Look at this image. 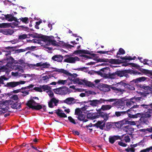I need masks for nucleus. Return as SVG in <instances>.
<instances>
[{"mask_svg":"<svg viewBox=\"0 0 152 152\" xmlns=\"http://www.w3.org/2000/svg\"><path fill=\"white\" fill-rule=\"evenodd\" d=\"M58 72L63 73L67 76H68V81H70L71 82V83H72V82L75 84H77L79 85H86L88 87L94 88L96 87L95 85L91 83V82L85 80H82L79 79L77 77L78 75L76 73L72 74L69 73L68 71L64 69H60L58 71Z\"/></svg>","mask_w":152,"mask_h":152,"instance_id":"1","label":"nucleus"},{"mask_svg":"<svg viewBox=\"0 0 152 152\" xmlns=\"http://www.w3.org/2000/svg\"><path fill=\"white\" fill-rule=\"evenodd\" d=\"M7 53L5 54V56H8L9 58H7L6 60H10L11 61L8 62L6 66H3L0 68V72H5L6 73L10 72L12 69H15V70H18L19 72H23V70L21 69L20 67H18L17 66H15V67L13 66V61L14 59L13 58L11 57H10L9 56L10 55L11 51H7L6 52Z\"/></svg>","mask_w":152,"mask_h":152,"instance_id":"2","label":"nucleus"},{"mask_svg":"<svg viewBox=\"0 0 152 152\" xmlns=\"http://www.w3.org/2000/svg\"><path fill=\"white\" fill-rule=\"evenodd\" d=\"M138 106L137 105H134L130 109L128 110L126 112L128 114V117L131 118H137L138 117H141L142 116L141 113H137L136 114L133 115L132 112L134 111L133 108H137Z\"/></svg>","mask_w":152,"mask_h":152,"instance_id":"3","label":"nucleus"},{"mask_svg":"<svg viewBox=\"0 0 152 152\" xmlns=\"http://www.w3.org/2000/svg\"><path fill=\"white\" fill-rule=\"evenodd\" d=\"M26 104L29 107L33 109L39 110L42 108V106L38 104L33 99H31L28 101Z\"/></svg>","mask_w":152,"mask_h":152,"instance_id":"4","label":"nucleus"},{"mask_svg":"<svg viewBox=\"0 0 152 152\" xmlns=\"http://www.w3.org/2000/svg\"><path fill=\"white\" fill-rule=\"evenodd\" d=\"M64 62L70 63H75L79 61L80 59L77 57H72L71 56L66 55L65 56Z\"/></svg>","mask_w":152,"mask_h":152,"instance_id":"5","label":"nucleus"},{"mask_svg":"<svg viewBox=\"0 0 152 152\" xmlns=\"http://www.w3.org/2000/svg\"><path fill=\"white\" fill-rule=\"evenodd\" d=\"M83 103H89V104L93 107H96L98 105L102 103H104V99H101L99 100L94 99L93 100H90L88 102L84 101Z\"/></svg>","mask_w":152,"mask_h":152,"instance_id":"6","label":"nucleus"},{"mask_svg":"<svg viewBox=\"0 0 152 152\" xmlns=\"http://www.w3.org/2000/svg\"><path fill=\"white\" fill-rule=\"evenodd\" d=\"M100 91L104 92H107L110 90L111 86L107 84L100 83L97 87Z\"/></svg>","mask_w":152,"mask_h":152,"instance_id":"7","label":"nucleus"},{"mask_svg":"<svg viewBox=\"0 0 152 152\" xmlns=\"http://www.w3.org/2000/svg\"><path fill=\"white\" fill-rule=\"evenodd\" d=\"M104 69H101V71H102L103 72H100V75L103 77H105L107 78H110L111 79H115L117 77L116 72L113 73H109L108 74H106L104 72Z\"/></svg>","mask_w":152,"mask_h":152,"instance_id":"8","label":"nucleus"},{"mask_svg":"<svg viewBox=\"0 0 152 152\" xmlns=\"http://www.w3.org/2000/svg\"><path fill=\"white\" fill-rule=\"evenodd\" d=\"M58 102L59 100L58 99H56L53 97L48 102V106L50 107L53 108L54 106H57Z\"/></svg>","mask_w":152,"mask_h":152,"instance_id":"9","label":"nucleus"},{"mask_svg":"<svg viewBox=\"0 0 152 152\" xmlns=\"http://www.w3.org/2000/svg\"><path fill=\"white\" fill-rule=\"evenodd\" d=\"M99 117L102 118L103 119L104 121H106L108 118L109 116L107 114L103 112H100L98 113V115L96 114V116L95 118H97Z\"/></svg>","mask_w":152,"mask_h":152,"instance_id":"10","label":"nucleus"},{"mask_svg":"<svg viewBox=\"0 0 152 152\" xmlns=\"http://www.w3.org/2000/svg\"><path fill=\"white\" fill-rule=\"evenodd\" d=\"M77 101L78 100L75 99L73 97H69L64 100V102L67 104L71 105L75 104Z\"/></svg>","mask_w":152,"mask_h":152,"instance_id":"11","label":"nucleus"},{"mask_svg":"<svg viewBox=\"0 0 152 152\" xmlns=\"http://www.w3.org/2000/svg\"><path fill=\"white\" fill-rule=\"evenodd\" d=\"M0 32L4 35H11L13 33L14 31L12 29H7L1 30L0 31Z\"/></svg>","mask_w":152,"mask_h":152,"instance_id":"12","label":"nucleus"},{"mask_svg":"<svg viewBox=\"0 0 152 152\" xmlns=\"http://www.w3.org/2000/svg\"><path fill=\"white\" fill-rule=\"evenodd\" d=\"M117 86L121 88L124 89L128 87V85L125 82V81L123 80L116 83Z\"/></svg>","mask_w":152,"mask_h":152,"instance_id":"13","label":"nucleus"},{"mask_svg":"<svg viewBox=\"0 0 152 152\" xmlns=\"http://www.w3.org/2000/svg\"><path fill=\"white\" fill-rule=\"evenodd\" d=\"M63 59V56L61 55H55L52 58V59L53 61L58 62H61Z\"/></svg>","mask_w":152,"mask_h":152,"instance_id":"14","label":"nucleus"},{"mask_svg":"<svg viewBox=\"0 0 152 152\" xmlns=\"http://www.w3.org/2000/svg\"><path fill=\"white\" fill-rule=\"evenodd\" d=\"M5 17L7 20L9 21H12L14 20L16 22H18L17 19L14 17L12 15L10 14H7L5 15Z\"/></svg>","mask_w":152,"mask_h":152,"instance_id":"15","label":"nucleus"},{"mask_svg":"<svg viewBox=\"0 0 152 152\" xmlns=\"http://www.w3.org/2000/svg\"><path fill=\"white\" fill-rule=\"evenodd\" d=\"M51 77L50 75L41 76L40 80L41 82L45 83H47L49 80V79Z\"/></svg>","mask_w":152,"mask_h":152,"instance_id":"16","label":"nucleus"},{"mask_svg":"<svg viewBox=\"0 0 152 152\" xmlns=\"http://www.w3.org/2000/svg\"><path fill=\"white\" fill-rule=\"evenodd\" d=\"M57 84L59 85H64L65 84L67 85H70L72 83H69L68 79L66 80H58L57 82Z\"/></svg>","mask_w":152,"mask_h":152,"instance_id":"17","label":"nucleus"},{"mask_svg":"<svg viewBox=\"0 0 152 152\" xmlns=\"http://www.w3.org/2000/svg\"><path fill=\"white\" fill-rule=\"evenodd\" d=\"M57 115L61 117H66L67 115L60 110L58 109L56 112Z\"/></svg>","mask_w":152,"mask_h":152,"instance_id":"18","label":"nucleus"},{"mask_svg":"<svg viewBox=\"0 0 152 152\" xmlns=\"http://www.w3.org/2000/svg\"><path fill=\"white\" fill-rule=\"evenodd\" d=\"M112 107V106L109 104L103 105L101 108V110L103 111L108 110H110Z\"/></svg>","mask_w":152,"mask_h":152,"instance_id":"19","label":"nucleus"},{"mask_svg":"<svg viewBox=\"0 0 152 152\" xmlns=\"http://www.w3.org/2000/svg\"><path fill=\"white\" fill-rule=\"evenodd\" d=\"M11 107L13 109H19L21 107V104L18 102L13 103L11 104Z\"/></svg>","mask_w":152,"mask_h":152,"instance_id":"20","label":"nucleus"},{"mask_svg":"<svg viewBox=\"0 0 152 152\" xmlns=\"http://www.w3.org/2000/svg\"><path fill=\"white\" fill-rule=\"evenodd\" d=\"M134 99L133 98H132L126 102V105L128 107H130L134 105V103L135 102V101H134Z\"/></svg>","mask_w":152,"mask_h":152,"instance_id":"21","label":"nucleus"},{"mask_svg":"<svg viewBox=\"0 0 152 152\" xmlns=\"http://www.w3.org/2000/svg\"><path fill=\"white\" fill-rule=\"evenodd\" d=\"M54 37H51L49 39V41L50 43L54 46H57L58 45V43L54 39Z\"/></svg>","mask_w":152,"mask_h":152,"instance_id":"22","label":"nucleus"},{"mask_svg":"<svg viewBox=\"0 0 152 152\" xmlns=\"http://www.w3.org/2000/svg\"><path fill=\"white\" fill-rule=\"evenodd\" d=\"M7 86L8 87L14 88L17 86V82H11L7 83Z\"/></svg>","mask_w":152,"mask_h":152,"instance_id":"23","label":"nucleus"},{"mask_svg":"<svg viewBox=\"0 0 152 152\" xmlns=\"http://www.w3.org/2000/svg\"><path fill=\"white\" fill-rule=\"evenodd\" d=\"M12 27L10 23H2L0 24V28H7Z\"/></svg>","mask_w":152,"mask_h":152,"instance_id":"24","label":"nucleus"},{"mask_svg":"<svg viewBox=\"0 0 152 152\" xmlns=\"http://www.w3.org/2000/svg\"><path fill=\"white\" fill-rule=\"evenodd\" d=\"M118 137L117 136L110 137L109 138V142L112 144H113L115 140L118 139Z\"/></svg>","mask_w":152,"mask_h":152,"instance_id":"25","label":"nucleus"},{"mask_svg":"<svg viewBox=\"0 0 152 152\" xmlns=\"http://www.w3.org/2000/svg\"><path fill=\"white\" fill-rule=\"evenodd\" d=\"M42 62L37 63L36 64H30L29 65V67L30 68L35 69V66L39 67L42 66Z\"/></svg>","mask_w":152,"mask_h":152,"instance_id":"26","label":"nucleus"},{"mask_svg":"<svg viewBox=\"0 0 152 152\" xmlns=\"http://www.w3.org/2000/svg\"><path fill=\"white\" fill-rule=\"evenodd\" d=\"M117 76H118L120 77H122L125 76V72L124 71H119L115 72Z\"/></svg>","mask_w":152,"mask_h":152,"instance_id":"27","label":"nucleus"},{"mask_svg":"<svg viewBox=\"0 0 152 152\" xmlns=\"http://www.w3.org/2000/svg\"><path fill=\"white\" fill-rule=\"evenodd\" d=\"M150 106L151 109H149L148 111L150 114L147 113L145 115V116L148 118L150 117L152 115V103L150 104Z\"/></svg>","mask_w":152,"mask_h":152,"instance_id":"28","label":"nucleus"},{"mask_svg":"<svg viewBox=\"0 0 152 152\" xmlns=\"http://www.w3.org/2000/svg\"><path fill=\"white\" fill-rule=\"evenodd\" d=\"M111 88L117 92H119L121 94H123V92L125 91L124 89L121 88H116L113 87H112Z\"/></svg>","mask_w":152,"mask_h":152,"instance_id":"29","label":"nucleus"},{"mask_svg":"<svg viewBox=\"0 0 152 152\" xmlns=\"http://www.w3.org/2000/svg\"><path fill=\"white\" fill-rule=\"evenodd\" d=\"M125 127L126 129H124V131L126 132V133L128 132L129 131L132 132L134 131V129L133 128L129 127L128 126H126Z\"/></svg>","mask_w":152,"mask_h":152,"instance_id":"30","label":"nucleus"},{"mask_svg":"<svg viewBox=\"0 0 152 152\" xmlns=\"http://www.w3.org/2000/svg\"><path fill=\"white\" fill-rule=\"evenodd\" d=\"M96 116V115L95 114H91V113H88L87 115V117L88 118H91V119L96 118H95Z\"/></svg>","mask_w":152,"mask_h":152,"instance_id":"31","label":"nucleus"},{"mask_svg":"<svg viewBox=\"0 0 152 152\" xmlns=\"http://www.w3.org/2000/svg\"><path fill=\"white\" fill-rule=\"evenodd\" d=\"M104 102L105 101H108L110 102H114V103H113V104H117V103L118 102V99H111L108 100L104 99Z\"/></svg>","mask_w":152,"mask_h":152,"instance_id":"32","label":"nucleus"},{"mask_svg":"<svg viewBox=\"0 0 152 152\" xmlns=\"http://www.w3.org/2000/svg\"><path fill=\"white\" fill-rule=\"evenodd\" d=\"M27 89L26 88H22L20 90V92H21L22 93L24 94V96H26L29 94V93L28 91H26L25 89Z\"/></svg>","mask_w":152,"mask_h":152,"instance_id":"33","label":"nucleus"},{"mask_svg":"<svg viewBox=\"0 0 152 152\" xmlns=\"http://www.w3.org/2000/svg\"><path fill=\"white\" fill-rule=\"evenodd\" d=\"M42 91H45L46 90L49 91L50 89V87L47 85H44L42 86Z\"/></svg>","mask_w":152,"mask_h":152,"instance_id":"34","label":"nucleus"},{"mask_svg":"<svg viewBox=\"0 0 152 152\" xmlns=\"http://www.w3.org/2000/svg\"><path fill=\"white\" fill-rule=\"evenodd\" d=\"M67 92L68 91L66 89L63 88H61V94H66Z\"/></svg>","mask_w":152,"mask_h":152,"instance_id":"35","label":"nucleus"},{"mask_svg":"<svg viewBox=\"0 0 152 152\" xmlns=\"http://www.w3.org/2000/svg\"><path fill=\"white\" fill-rule=\"evenodd\" d=\"M110 62L113 64H118V60L115 59H111L110 60Z\"/></svg>","mask_w":152,"mask_h":152,"instance_id":"36","label":"nucleus"},{"mask_svg":"<svg viewBox=\"0 0 152 152\" xmlns=\"http://www.w3.org/2000/svg\"><path fill=\"white\" fill-rule=\"evenodd\" d=\"M34 89L36 91L39 92H42V86H40L39 87H35L34 88Z\"/></svg>","mask_w":152,"mask_h":152,"instance_id":"37","label":"nucleus"},{"mask_svg":"<svg viewBox=\"0 0 152 152\" xmlns=\"http://www.w3.org/2000/svg\"><path fill=\"white\" fill-rule=\"evenodd\" d=\"M128 121L126 119H124L120 121V124H122L123 126L124 124H128Z\"/></svg>","mask_w":152,"mask_h":152,"instance_id":"38","label":"nucleus"},{"mask_svg":"<svg viewBox=\"0 0 152 152\" xmlns=\"http://www.w3.org/2000/svg\"><path fill=\"white\" fill-rule=\"evenodd\" d=\"M46 92L50 97L52 98H53L54 96V94L52 91L49 90V91H47Z\"/></svg>","mask_w":152,"mask_h":152,"instance_id":"39","label":"nucleus"},{"mask_svg":"<svg viewBox=\"0 0 152 152\" xmlns=\"http://www.w3.org/2000/svg\"><path fill=\"white\" fill-rule=\"evenodd\" d=\"M125 150L127 152H134L135 151V149L132 148H128L125 149Z\"/></svg>","mask_w":152,"mask_h":152,"instance_id":"40","label":"nucleus"},{"mask_svg":"<svg viewBox=\"0 0 152 152\" xmlns=\"http://www.w3.org/2000/svg\"><path fill=\"white\" fill-rule=\"evenodd\" d=\"M125 53V51L122 48H120L119 49L118 53L117 54V55H118V54H123Z\"/></svg>","mask_w":152,"mask_h":152,"instance_id":"41","label":"nucleus"},{"mask_svg":"<svg viewBox=\"0 0 152 152\" xmlns=\"http://www.w3.org/2000/svg\"><path fill=\"white\" fill-rule=\"evenodd\" d=\"M85 117V115L83 114H80L78 115V119L80 121H82L84 120Z\"/></svg>","mask_w":152,"mask_h":152,"instance_id":"42","label":"nucleus"},{"mask_svg":"<svg viewBox=\"0 0 152 152\" xmlns=\"http://www.w3.org/2000/svg\"><path fill=\"white\" fill-rule=\"evenodd\" d=\"M82 113L81 110L79 108H77L75 110V114L77 115H79Z\"/></svg>","mask_w":152,"mask_h":152,"instance_id":"43","label":"nucleus"},{"mask_svg":"<svg viewBox=\"0 0 152 152\" xmlns=\"http://www.w3.org/2000/svg\"><path fill=\"white\" fill-rule=\"evenodd\" d=\"M42 66L44 68H48L50 66V64L47 63H42Z\"/></svg>","mask_w":152,"mask_h":152,"instance_id":"44","label":"nucleus"},{"mask_svg":"<svg viewBox=\"0 0 152 152\" xmlns=\"http://www.w3.org/2000/svg\"><path fill=\"white\" fill-rule=\"evenodd\" d=\"M23 22L26 23H28V18L27 17H25L23 18H22L20 19Z\"/></svg>","mask_w":152,"mask_h":152,"instance_id":"45","label":"nucleus"},{"mask_svg":"<svg viewBox=\"0 0 152 152\" xmlns=\"http://www.w3.org/2000/svg\"><path fill=\"white\" fill-rule=\"evenodd\" d=\"M87 51L85 50H78L76 51V52L78 54H81L82 53H86Z\"/></svg>","mask_w":152,"mask_h":152,"instance_id":"46","label":"nucleus"},{"mask_svg":"<svg viewBox=\"0 0 152 152\" xmlns=\"http://www.w3.org/2000/svg\"><path fill=\"white\" fill-rule=\"evenodd\" d=\"M11 98L15 100H18L19 98L18 96L17 95H12L11 96Z\"/></svg>","mask_w":152,"mask_h":152,"instance_id":"47","label":"nucleus"},{"mask_svg":"<svg viewBox=\"0 0 152 152\" xmlns=\"http://www.w3.org/2000/svg\"><path fill=\"white\" fill-rule=\"evenodd\" d=\"M61 87L56 89L55 90V92L57 94H61Z\"/></svg>","mask_w":152,"mask_h":152,"instance_id":"48","label":"nucleus"},{"mask_svg":"<svg viewBox=\"0 0 152 152\" xmlns=\"http://www.w3.org/2000/svg\"><path fill=\"white\" fill-rule=\"evenodd\" d=\"M134 99V101H135V102H139L140 101H141V99H142V98L141 97H134L133 98Z\"/></svg>","mask_w":152,"mask_h":152,"instance_id":"49","label":"nucleus"},{"mask_svg":"<svg viewBox=\"0 0 152 152\" xmlns=\"http://www.w3.org/2000/svg\"><path fill=\"white\" fill-rule=\"evenodd\" d=\"M27 37V35L25 34H23L19 36V39H23Z\"/></svg>","mask_w":152,"mask_h":152,"instance_id":"50","label":"nucleus"},{"mask_svg":"<svg viewBox=\"0 0 152 152\" xmlns=\"http://www.w3.org/2000/svg\"><path fill=\"white\" fill-rule=\"evenodd\" d=\"M11 74L12 75L14 76H18V77H20V76H22V75H20L19 74V72H12L11 73Z\"/></svg>","mask_w":152,"mask_h":152,"instance_id":"51","label":"nucleus"},{"mask_svg":"<svg viewBox=\"0 0 152 152\" xmlns=\"http://www.w3.org/2000/svg\"><path fill=\"white\" fill-rule=\"evenodd\" d=\"M124 140L126 142H129L130 141V138L128 136H126L124 138Z\"/></svg>","mask_w":152,"mask_h":152,"instance_id":"52","label":"nucleus"},{"mask_svg":"<svg viewBox=\"0 0 152 152\" xmlns=\"http://www.w3.org/2000/svg\"><path fill=\"white\" fill-rule=\"evenodd\" d=\"M68 118L69 120L70 121L74 124H76V123L75 121L72 118L71 116H69L68 117Z\"/></svg>","mask_w":152,"mask_h":152,"instance_id":"53","label":"nucleus"},{"mask_svg":"<svg viewBox=\"0 0 152 152\" xmlns=\"http://www.w3.org/2000/svg\"><path fill=\"white\" fill-rule=\"evenodd\" d=\"M121 114H123V112H116L115 113V115H114V116L119 117L121 115Z\"/></svg>","mask_w":152,"mask_h":152,"instance_id":"54","label":"nucleus"},{"mask_svg":"<svg viewBox=\"0 0 152 152\" xmlns=\"http://www.w3.org/2000/svg\"><path fill=\"white\" fill-rule=\"evenodd\" d=\"M3 104L2 103H0V112L4 113L3 111H5V109L4 108H2V106Z\"/></svg>","mask_w":152,"mask_h":152,"instance_id":"55","label":"nucleus"},{"mask_svg":"<svg viewBox=\"0 0 152 152\" xmlns=\"http://www.w3.org/2000/svg\"><path fill=\"white\" fill-rule=\"evenodd\" d=\"M137 80L139 82H141L142 81H144L145 80V77H139L137 79Z\"/></svg>","mask_w":152,"mask_h":152,"instance_id":"56","label":"nucleus"},{"mask_svg":"<svg viewBox=\"0 0 152 152\" xmlns=\"http://www.w3.org/2000/svg\"><path fill=\"white\" fill-rule=\"evenodd\" d=\"M118 144L120 146H121L123 147H126L127 146V144H125L123 142H118Z\"/></svg>","mask_w":152,"mask_h":152,"instance_id":"57","label":"nucleus"},{"mask_svg":"<svg viewBox=\"0 0 152 152\" xmlns=\"http://www.w3.org/2000/svg\"><path fill=\"white\" fill-rule=\"evenodd\" d=\"M26 83L25 81L21 80L18 82H17V86L20 84H23Z\"/></svg>","mask_w":152,"mask_h":152,"instance_id":"58","label":"nucleus"},{"mask_svg":"<svg viewBox=\"0 0 152 152\" xmlns=\"http://www.w3.org/2000/svg\"><path fill=\"white\" fill-rule=\"evenodd\" d=\"M110 52V51H99L98 52V53H102V54H109L108 53Z\"/></svg>","mask_w":152,"mask_h":152,"instance_id":"59","label":"nucleus"},{"mask_svg":"<svg viewBox=\"0 0 152 152\" xmlns=\"http://www.w3.org/2000/svg\"><path fill=\"white\" fill-rule=\"evenodd\" d=\"M128 124L132 125H136V122L134 121H128Z\"/></svg>","mask_w":152,"mask_h":152,"instance_id":"60","label":"nucleus"},{"mask_svg":"<svg viewBox=\"0 0 152 152\" xmlns=\"http://www.w3.org/2000/svg\"><path fill=\"white\" fill-rule=\"evenodd\" d=\"M72 132L74 135H78L80 134L79 132L78 131L75 130H73Z\"/></svg>","mask_w":152,"mask_h":152,"instance_id":"61","label":"nucleus"},{"mask_svg":"<svg viewBox=\"0 0 152 152\" xmlns=\"http://www.w3.org/2000/svg\"><path fill=\"white\" fill-rule=\"evenodd\" d=\"M120 123V121L117 123L116 124V126L118 128H120L122 126V124H120V123Z\"/></svg>","mask_w":152,"mask_h":152,"instance_id":"62","label":"nucleus"},{"mask_svg":"<svg viewBox=\"0 0 152 152\" xmlns=\"http://www.w3.org/2000/svg\"><path fill=\"white\" fill-rule=\"evenodd\" d=\"M28 77H31L32 76V75H30V74H23L22 75V76H23L24 77L26 78V76Z\"/></svg>","mask_w":152,"mask_h":152,"instance_id":"63","label":"nucleus"},{"mask_svg":"<svg viewBox=\"0 0 152 152\" xmlns=\"http://www.w3.org/2000/svg\"><path fill=\"white\" fill-rule=\"evenodd\" d=\"M33 85H31L28 86H27V87H24V88H26L27 89H29L31 88H33Z\"/></svg>","mask_w":152,"mask_h":152,"instance_id":"64","label":"nucleus"}]
</instances>
